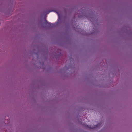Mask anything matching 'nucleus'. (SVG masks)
Masks as SVG:
<instances>
[{
    "label": "nucleus",
    "instance_id": "1",
    "mask_svg": "<svg viewBox=\"0 0 132 132\" xmlns=\"http://www.w3.org/2000/svg\"><path fill=\"white\" fill-rule=\"evenodd\" d=\"M99 124H98L94 126L93 127H91V126H89L88 127V128H91V129H93L94 128H97L98 126H99Z\"/></svg>",
    "mask_w": 132,
    "mask_h": 132
},
{
    "label": "nucleus",
    "instance_id": "2",
    "mask_svg": "<svg viewBox=\"0 0 132 132\" xmlns=\"http://www.w3.org/2000/svg\"><path fill=\"white\" fill-rule=\"evenodd\" d=\"M86 126H88L87 125H86Z\"/></svg>",
    "mask_w": 132,
    "mask_h": 132
},
{
    "label": "nucleus",
    "instance_id": "3",
    "mask_svg": "<svg viewBox=\"0 0 132 132\" xmlns=\"http://www.w3.org/2000/svg\"><path fill=\"white\" fill-rule=\"evenodd\" d=\"M48 23L49 24H50V23H49L48 22Z\"/></svg>",
    "mask_w": 132,
    "mask_h": 132
}]
</instances>
